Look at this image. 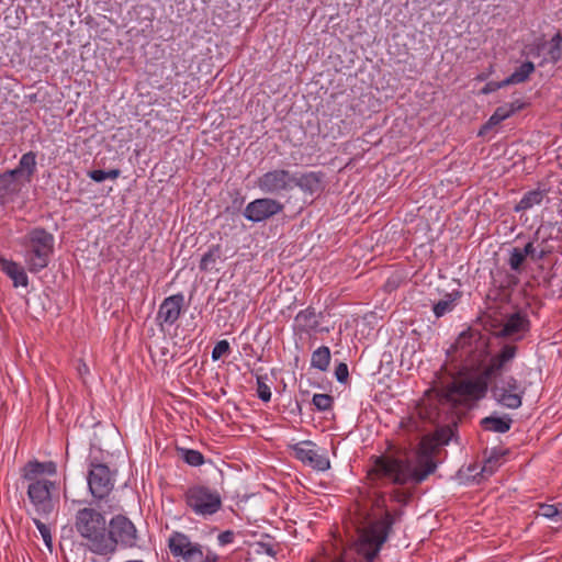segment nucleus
Returning <instances> with one entry per match:
<instances>
[{"mask_svg":"<svg viewBox=\"0 0 562 562\" xmlns=\"http://www.w3.org/2000/svg\"><path fill=\"white\" fill-rule=\"evenodd\" d=\"M177 450L180 458L191 467H200L205 462L204 456L198 450L187 448H178Z\"/></svg>","mask_w":562,"mask_h":562,"instance_id":"nucleus-34","label":"nucleus"},{"mask_svg":"<svg viewBox=\"0 0 562 562\" xmlns=\"http://www.w3.org/2000/svg\"><path fill=\"white\" fill-rule=\"evenodd\" d=\"M222 246L220 244L212 245L209 250L202 256L199 268L202 272L210 271L216 261L221 258Z\"/></svg>","mask_w":562,"mask_h":562,"instance_id":"nucleus-33","label":"nucleus"},{"mask_svg":"<svg viewBox=\"0 0 562 562\" xmlns=\"http://www.w3.org/2000/svg\"><path fill=\"white\" fill-rule=\"evenodd\" d=\"M330 358V349L327 346H321L312 352L311 367L325 372L329 368Z\"/></svg>","mask_w":562,"mask_h":562,"instance_id":"nucleus-30","label":"nucleus"},{"mask_svg":"<svg viewBox=\"0 0 562 562\" xmlns=\"http://www.w3.org/2000/svg\"><path fill=\"white\" fill-rule=\"evenodd\" d=\"M488 339H485L480 330L469 328L462 331L456 342L451 346L450 351H460V357L470 359L472 362L481 361L487 355Z\"/></svg>","mask_w":562,"mask_h":562,"instance_id":"nucleus-9","label":"nucleus"},{"mask_svg":"<svg viewBox=\"0 0 562 562\" xmlns=\"http://www.w3.org/2000/svg\"><path fill=\"white\" fill-rule=\"evenodd\" d=\"M544 45H546V43H544V42L537 44V45L535 46V52H533V49H531V53H532L533 55H536V56H539V55H540V52H541V49L544 47Z\"/></svg>","mask_w":562,"mask_h":562,"instance_id":"nucleus-56","label":"nucleus"},{"mask_svg":"<svg viewBox=\"0 0 562 562\" xmlns=\"http://www.w3.org/2000/svg\"><path fill=\"white\" fill-rule=\"evenodd\" d=\"M293 189L299 188L304 194H321L325 189L326 175L323 171L294 173Z\"/></svg>","mask_w":562,"mask_h":562,"instance_id":"nucleus-21","label":"nucleus"},{"mask_svg":"<svg viewBox=\"0 0 562 562\" xmlns=\"http://www.w3.org/2000/svg\"><path fill=\"white\" fill-rule=\"evenodd\" d=\"M115 472L104 463L91 461L87 475L88 487L91 495L98 499H104L114 487Z\"/></svg>","mask_w":562,"mask_h":562,"instance_id":"nucleus-12","label":"nucleus"},{"mask_svg":"<svg viewBox=\"0 0 562 562\" xmlns=\"http://www.w3.org/2000/svg\"><path fill=\"white\" fill-rule=\"evenodd\" d=\"M168 548L173 557H180L186 562H196L203 558L202 546L191 542L190 538L180 531L170 535Z\"/></svg>","mask_w":562,"mask_h":562,"instance_id":"nucleus-16","label":"nucleus"},{"mask_svg":"<svg viewBox=\"0 0 562 562\" xmlns=\"http://www.w3.org/2000/svg\"><path fill=\"white\" fill-rule=\"evenodd\" d=\"M513 424V419L508 415L495 416L491 415L481 419L480 425L485 431L504 434L507 432Z\"/></svg>","mask_w":562,"mask_h":562,"instance_id":"nucleus-27","label":"nucleus"},{"mask_svg":"<svg viewBox=\"0 0 562 562\" xmlns=\"http://www.w3.org/2000/svg\"><path fill=\"white\" fill-rule=\"evenodd\" d=\"M0 269L13 281L15 288L29 285L27 274L18 262L5 259L0 255Z\"/></svg>","mask_w":562,"mask_h":562,"instance_id":"nucleus-24","label":"nucleus"},{"mask_svg":"<svg viewBox=\"0 0 562 562\" xmlns=\"http://www.w3.org/2000/svg\"><path fill=\"white\" fill-rule=\"evenodd\" d=\"M536 248H537V251H540V246H539V244L536 246Z\"/></svg>","mask_w":562,"mask_h":562,"instance_id":"nucleus-59","label":"nucleus"},{"mask_svg":"<svg viewBox=\"0 0 562 562\" xmlns=\"http://www.w3.org/2000/svg\"><path fill=\"white\" fill-rule=\"evenodd\" d=\"M254 551L257 554H267L269 557L276 558V555L281 551L280 543L274 540V538L269 535H265L262 539L254 544Z\"/></svg>","mask_w":562,"mask_h":562,"instance_id":"nucleus-32","label":"nucleus"},{"mask_svg":"<svg viewBox=\"0 0 562 562\" xmlns=\"http://www.w3.org/2000/svg\"><path fill=\"white\" fill-rule=\"evenodd\" d=\"M316 445L311 440H304L290 446L292 456L316 471H327L330 468V461L325 453H318Z\"/></svg>","mask_w":562,"mask_h":562,"instance_id":"nucleus-14","label":"nucleus"},{"mask_svg":"<svg viewBox=\"0 0 562 562\" xmlns=\"http://www.w3.org/2000/svg\"><path fill=\"white\" fill-rule=\"evenodd\" d=\"M531 323L528 315L521 311L506 315L502 328L496 330V338L522 340L530 331Z\"/></svg>","mask_w":562,"mask_h":562,"instance_id":"nucleus-15","label":"nucleus"},{"mask_svg":"<svg viewBox=\"0 0 562 562\" xmlns=\"http://www.w3.org/2000/svg\"><path fill=\"white\" fill-rule=\"evenodd\" d=\"M295 175L288 169H272L262 173L256 181V186L268 194H281L293 190Z\"/></svg>","mask_w":562,"mask_h":562,"instance_id":"nucleus-13","label":"nucleus"},{"mask_svg":"<svg viewBox=\"0 0 562 562\" xmlns=\"http://www.w3.org/2000/svg\"><path fill=\"white\" fill-rule=\"evenodd\" d=\"M519 283V279L517 276L512 273H506L504 280L499 284V290H514Z\"/></svg>","mask_w":562,"mask_h":562,"instance_id":"nucleus-44","label":"nucleus"},{"mask_svg":"<svg viewBox=\"0 0 562 562\" xmlns=\"http://www.w3.org/2000/svg\"><path fill=\"white\" fill-rule=\"evenodd\" d=\"M88 177L95 182H103L105 179H108L106 171L101 169L89 171Z\"/></svg>","mask_w":562,"mask_h":562,"instance_id":"nucleus-48","label":"nucleus"},{"mask_svg":"<svg viewBox=\"0 0 562 562\" xmlns=\"http://www.w3.org/2000/svg\"><path fill=\"white\" fill-rule=\"evenodd\" d=\"M183 308L184 295L182 293H177L164 299L156 316V322L160 329H164L165 325H175L181 316Z\"/></svg>","mask_w":562,"mask_h":562,"instance_id":"nucleus-18","label":"nucleus"},{"mask_svg":"<svg viewBox=\"0 0 562 562\" xmlns=\"http://www.w3.org/2000/svg\"><path fill=\"white\" fill-rule=\"evenodd\" d=\"M373 507L376 509L384 510L387 509L385 494L379 493L375 498L373 499Z\"/></svg>","mask_w":562,"mask_h":562,"instance_id":"nucleus-49","label":"nucleus"},{"mask_svg":"<svg viewBox=\"0 0 562 562\" xmlns=\"http://www.w3.org/2000/svg\"><path fill=\"white\" fill-rule=\"evenodd\" d=\"M518 352V347L514 344H505L499 351L491 357L488 363L483 369L484 378L492 381L502 375L508 364L514 360Z\"/></svg>","mask_w":562,"mask_h":562,"instance_id":"nucleus-19","label":"nucleus"},{"mask_svg":"<svg viewBox=\"0 0 562 562\" xmlns=\"http://www.w3.org/2000/svg\"><path fill=\"white\" fill-rule=\"evenodd\" d=\"M460 297L461 293L459 291L447 293L442 300L432 305L435 316L440 318L447 313L451 312L456 307Z\"/></svg>","mask_w":562,"mask_h":562,"instance_id":"nucleus-28","label":"nucleus"},{"mask_svg":"<svg viewBox=\"0 0 562 562\" xmlns=\"http://www.w3.org/2000/svg\"><path fill=\"white\" fill-rule=\"evenodd\" d=\"M409 422L413 424V425H412V428H413V429H418V424H417V422H415V420H414V418H413V417H411V418H409Z\"/></svg>","mask_w":562,"mask_h":562,"instance_id":"nucleus-58","label":"nucleus"},{"mask_svg":"<svg viewBox=\"0 0 562 562\" xmlns=\"http://www.w3.org/2000/svg\"><path fill=\"white\" fill-rule=\"evenodd\" d=\"M504 456V452H501L496 449H493L490 457L484 461L482 467V475L491 476L495 473V471L501 465V459Z\"/></svg>","mask_w":562,"mask_h":562,"instance_id":"nucleus-35","label":"nucleus"},{"mask_svg":"<svg viewBox=\"0 0 562 562\" xmlns=\"http://www.w3.org/2000/svg\"><path fill=\"white\" fill-rule=\"evenodd\" d=\"M542 229H543V226H540V227L537 229V232L535 233V238H533V239H535L536 241H538V240H539L540 235H541V233H542Z\"/></svg>","mask_w":562,"mask_h":562,"instance_id":"nucleus-57","label":"nucleus"},{"mask_svg":"<svg viewBox=\"0 0 562 562\" xmlns=\"http://www.w3.org/2000/svg\"><path fill=\"white\" fill-rule=\"evenodd\" d=\"M418 418L436 426L431 436H425L416 450V464L414 465L408 457L407 449H394L391 453L373 456V467L368 471L371 481L389 480L390 483L398 486L406 484L419 485L437 470L435 457L440 446H446L456 436L457 426H450L448 422L439 419Z\"/></svg>","mask_w":562,"mask_h":562,"instance_id":"nucleus-1","label":"nucleus"},{"mask_svg":"<svg viewBox=\"0 0 562 562\" xmlns=\"http://www.w3.org/2000/svg\"><path fill=\"white\" fill-rule=\"evenodd\" d=\"M27 497L36 514L47 519L59 503V484L55 481H35L27 486Z\"/></svg>","mask_w":562,"mask_h":562,"instance_id":"nucleus-8","label":"nucleus"},{"mask_svg":"<svg viewBox=\"0 0 562 562\" xmlns=\"http://www.w3.org/2000/svg\"><path fill=\"white\" fill-rule=\"evenodd\" d=\"M544 45H546V43H544V42L537 44V45L535 46V52H533V49H531V53H532L533 55H536V56H539V55H540V52H541V49L544 47Z\"/></svg>","mask_w":562,"mask_h":562,"instance_id":"nucleus-55","label":"nucleus"},{"mask_svg":"<svg viewBox=\"0 0 562 562\" xmlns=\"http://www.w3.org/2000/svg\"><path fill=\"white\" fill-rule=\"evenodd\" d=\"M390 495L392 501L406 506L413 497V492L408 490L395 488L391 492Z\"/></svg>","mask_w":562,"mask_h":562,"instance_id":"nucleus-41","label":"nucleus"},{"mask_svg":"<svg viewBox=\"0 0 562 562\" xmlns=\"http://www.w3.org/2000/svg\"><path fill=\"white\" fill-rule=\"evenodd\" d=\"M140 537L134 522L125 515H114L109 520L108 533L102 555H110L117 549L137 548Z\"/></svg>","mask_w":562,"mask_h":562,"instance_id":"nucleus-6","label":"nucleus"},{"mask_svg":"<svg viewBox=\"0 0 562 562\" xmlns=\"http://www.w3.org/2000/svg\"><path fill=\"white\" fill-rule=\"evenodd\" d=\"M54 235L43 227L30 229L23 237L24 261L31 273H38L45 269L54 252Z\"/></svg>","mask_w":562,"mask_h":562,"instance_id":"nucleus-5","label":"nucleus"},{"mask_svg":"<svg viewBox=\"0 0 562 562\" xmlns=\"http://www.w3.org/2000/svg\"><path fill=\"white\" fill-rule=\"evenodd\" d=\"M335 398L329 394H314L312 403L319 412H326L333 408Z\"/></svg>","mask_w":562,"mask_h":562,"instance_id":"nucleus-38","label":"nucleus"},{"mask_svg":"<svg viewBox=\"0 0 562 562\" xmlns=\"http://www.w3.org/2000/svg\"><path fill=\"white\" fill-rule=\"evenodd\" d=\"M323 313H316L313 306H307L300 311L294 317L293 330L295 334H306L308 336L317 333H329L328 327H319Z\"/></svg>","mask_w":562,"mask_h":562,"instance_id":"nucleus-20","label":"nucleus"},{"mask_svg":"<svg viewBox=\"0 0 562 562\" xmlns=\"http://www.w3.org/2000/svg\"><path fill=\"white\" fill-rule=\"evenodd\" d=\"M549 61L557 64L562 59V33H555L549 42Z\"/></svg>","mask_w":562,"mask_h":562,"instance_id":"nucleus-36","label":"nucleus"},{"mask_svg":"<svg viewBox=\"0 0 562 562\" xmlns=\"http://www.w3.org/2000/svg\"><path fill=\"white\" fill-rule=\"evenodd\" d=\"M56 475L57 464L54 461L41 462L36 459L27 461L22 468V479L30 483L35 481H48L47 479H41L42 475Z\"/></svg>","mask_w":562,"mask_h":562,"instance_id":"nucleus-22","label":"nucleus"},{"mask_svg":"<svg viewBox=\"0 0 562 562\" xmlns=\"http://www.w3.org/2000/svg\"><path fill=\"white\" fill-rule=\"evenodd\" d=\"M492 69H493V66L490 67V70L487 72H481L480 75H477L475 79L479 81H485L488 78V76L491 75Z\"/></svg>","mask_w":562,"mask_h":562,"instance_id":"nucleus-54","label":"nucleus"},{"mask_svg":"<svg viewBox=\"0 0 562 562\" xmlns=\"http://www.w3.org/2000/svg\"><path fill=\"white\" fill-rule=\"evenodd\" d=\"M108 526L105 515L91 506L78 509L75 515L74 527L81 544L94 554H103Z\"/></svg>","mask_w":562,"mask_h":562,"instance_id":"nucleus-4","label":"nucleus"},{"mask_svg":"<svg viewBox=\"0 0 562 562\" xmlns=\"http://www.w3.org/2000/svg\"><path fill=\"white\" fill-rule=\"evenodd\" d=\"M548 190L539 186L537 189L527 191L521 200L514 206V212L520 213L530 210L536 205H540L547 198Z\"/></svg>","mask_w":562,"mask_h":562,"instance_id":"nucleus-26","label":"nucleus"},{"mask_svg":"<svg viewBox=\"0 0 562 562\" xmlns=\"http://www.w3.org/2000/svg\"><path fill=\"white\" fill-rule=\"evenodd\" d=\"M25 182L14 171L5 170L0 173V198H13L18 195Z\"/></svg>","mask_w":562,"mask_h":562,"instance_id":"nucleus-23","label":"nucleus"},{"mask_svg":"<svg viewBox=\"0 0 562 562\" xmlns=\"http://www.w3.org/2000/svg\"><path fill=\"white\" fill-rule=\"evenodd\" d=\"M539 515L552 519L557 516H561L562 510H560L557 505L541 504L539 507Z\"/></svg>","mask_w":562,"mask_h":562,"instance_id":"nucleus-43","label":"nucleus"},{"mask_svg":"<svg viewBox=\"0 0 562 562\" xmlns=\"http://www.w3.org/2000/svg\"><path fill=\"white\" fill-rule=\"evenodd\" d=\"M549 237H543L539 241L540 251H537L533 241H529L525 245V247H514L509 251L508 266L510 270L516 273H521L525 270V263L528 258L531 261L538 262L547 257H549L553 252V248L548 244Z\"/></svg>","mask_w":562,"mask_h":562,"instance_id":"nucleus-10","label":"nucleus"},{"mask_svg":"<svg viewBox=\"0 0 562 562\" xmlns=\"http://www.w3.org/2000/svg\"><path fill=\"white\" fill-rule=\"evenodd\" d=\"M33 522L38 529L46 547L52 551L53 548V537L50 533V529L46 526L40 518H33Z\"/></svg>","mask_w":562,"mask_h":562,"instance_id":"nucleus-40","label":"nucleus"},{"mask_svg":"<svg viewBox=\"0 0 562 562\" xmlns=\"http://www.w3.org/2000/svg\"><path fill=\"white\" fill-rule=\"evenodd\" d=\"M36 153L27 151L20 158L16 168L11 169L25 183H30L36 172Z\"/></svg>","mask_w":562,"mask_h":562,"instance_id":"nucleus-25","label":"nucleus"},{"mask_svg":"<svg viewBox=\"0 0 562 562\" xmlns=\"http://www.w3.org/2000/svg\"><path fill=\"white\" fill-rule=\"evenodd\" d=\"M121 175V170L120 169H110L106 171V176H108V179H116L119 178Z\"/></svg>","mask_w":562,"mask_h":562,"instance_id":"nucleus-53","label":"nucleus"},{"mask_svg":"<svg viewBox=\"0 0 562 562\" xmlns=\"http://www.w3.org/2000/svg\"><path fill=\"white\" fill-rule=\"evenodd\" d=\"M403 509L389 510L360 529L359 537L352 548L344 549L339 555H323L311 562H376L380 551L393 531V525L402 519Z\"/></svg>","mask_w":562,"mask_h":562,"instance_id":"nucleus-3","label":"nucleus"},{"mask_svg":"<svg viewBox=\"0 0 562 562\" xmlns=\"http://www.w3.org/2000/svg\"><path fill=\"white\" fill-rule=\"evenodd\" d=\"M183 498L188 508L198 516L209 517L222 508L220 492L203 484L189 486Z\"/></svg>","mask_w":562,"mask_h":562,"instance_id":"nucleus-7","label":"nucleus"},{"mask_svg":"<svg viewBox=\"0 0 562 562\" xmlns=\"http://www.w3.org/2000/svg\"><path fill=\"white\" fill-rule=\"evenodd\" d=\"M526 105H527V104H526L525 102H521V101H519V100H516V101H514V102H512V103H506V104H504V106H505V108H507V110H508V109H509V110H513V114H515L516 112H518V111H520V110L525 109V106H526Z\"/></svg>","mask_w":562,"mask_h":562,"instance_id":"nucleus-51","label":"nucleus"},{"mask_svg":"<svg viewBox=\"0 0 562 562\" xmlns=\"http://www.w3.org/2000/svg\"><path fill=\"white\" fill-rule=\"evenodd\" d=\"M335 376L338 382L340 383H347L349 380V370L348 366L345 362H340L335 368Z\"/></svg>","mask_w":562,"mask_h":562,"instance_id":"nucleus-45","label":"nucleus"},{"mask_svg":"<svg viewBox=\"0 0 562 562\" xmlns=\"http://www.w3.org/2000/svg\"><path fill=\"white\" fill-rule=\"evenodd\" d=\"M491 391L498 404L516 409L522 404L526 387L514 375H506L501 378Z\"/></svg>","mask_w":562,"mask_h":562,"instance_id":"nucleus-11","label":"nucleus"},{"mask_svg":"<svg viewBox=\"0 0 562 562\" xmlns=\"http://www.w3.org/2000/svg\"><path fill=\"white\" fill-rule=\"evenodd\" d=\"M217 539H218L220 544L226 546L234 541L235 533L232 530H226V531L221 532L218 535Z\"/></svg>","mask_w":562,"mask_h":562,"instance_id":"nucleus-47","label":"nucleus"},{"mask_svg":"<svg viewBox=\"0 0 562 562\" xmlns=\"http://www.w3.org/2000/svg\"><path fill=\"white\" fill-rule=\"evenodd\" d=\"M232 201L225 207V213L236 215L240 213L245 203V196L241 194L240 190L235 189L229 193Z\"/></svg>","mask_w":562,"mask_h":562,"instance_id":"nucleus-37","label":"nucleus"},{"mask_svg":"<svg viewBox=\"0 0 562 562\" xmlns=\"http://www.w3.org/2000/svg\"><path fill=\"white\" fill-rule=\"evenodd\" d=\"M283 209L284 205L276 199L260 198L248 203L243 214L248 221L257 223L279 214Z\"/></svg>","mask_w":562,"mask_h":562,"instance_id":"nucleus-17","label":"nucleus"},{"mask_svg":"<svg viewBox=\"0 0 562 562\" xmlns=\"http://www.w3.org/2000/svg\"><path fill=\"white\" fill-rule=\"evenodd\" d=\"M503 324H504V318L501 319V318L493 317L488 321V325L492 329L494 337H496V330L501 329Z\"/></svg>","mask_w":562,"mask_h":562,"instance_id":"nucleus-50","label":"nucleus"},{"mask_svg":"<svg viewBox=\"0 0 562 562\" xmlns=\"http://www.w3.org/2000/svg\"><path fill=\"white\" fill-rule=\"evenodd\" d=\"M488 382L481 372L475 379H453L446 385L428 390L417 404L416 414L420 418L439 419L458 427L462 416L461 408L472 401L485 397Z\"/></svg>","mask_w":562,"mask_h":562,"instance_id":"nucleus-2","label":"nucleus"},{"mask_svg":"<svg viewBox=\"0 0 562 562\" xmlns=\"http://www.w3.org/2000/svg\"><path fill=\"white\" fill-rule=\"evenodd\" d=\"M231 352V346L227 340H220L216 342L212 350V359L214 361L221 359L223 356L228 355Z\"/></svg>","mask_w":562,"mask_h":562,"instance_id":"nucleus-42","label":"nucleus"},{"mask_svg":"<svg viewBox=\"0 0 562 562\" xmlns=\"http://www.w3.org/2000/svg\"><path fill=\"white\" fill-rule=\"evenodd\" d=\"M513 115V110H507L504 105H501L496 108L494 113L490 116L487 122L482 125V127L479 131V135H485L487 131L492 130L494 126L498 125L506 119L510 117Z\"/></svg>","mask_w":562,"mask_h":562,"instance_id":"nucleus-31","label":"nucleus"},{"mask_svg":"<svg viewBox=\"0 0 562 562\" xmlns=\"http://www.w3.org/2000/svg\"><path fill=\"white\" fill-rule=\"evenodd\" d=\"M267 375L257 376V395L262 402H269L271 400L270 386L265 382Z\"/></svg>","mask_w":562,"mask_h":562,"instance_id":"nucleus-39","label":"nucleus"},{"mask_svg":"<svg viewBox=\"0 0 562 562\" xmlns=\"http://www.w3.org/2000/svg\"><path fill=\"white\" fill-rule=\"evenodd\" d=\"M507 83H504V80L502 81H488L482 89V94H490L492 92L497 91L501 88L507 87Z\"/></svg>","mask_w":562,"mask_h":562,"instance_id":"nucleus-46","label":"nucleus"},{"mask_svg":"<svg viewBox=\"0 0 562 562\" xmlns=\"http://www.w3.org/2000/svg\"><path fill=\"white\" fill-rule=\"evenodd\" d=\"M535 70L536 67L532 61H524L510 76L504 79V83L509 86L526 82Z\"/></svg>","mask_w":562,"mask_h":562,"instance_id":"nucleus-29","label":"nucleus"},{"mask_svg":"<svg viewBox=\"0 0 562 562\" xmlns=\"http://www.w3.org/2000/svg\"><path fill=\"white\" fill-rule=\"evenodd\" d=\"M218 557L213 552H207L206 555L203 554V558L201 559V562H217Z\"/></svg>","mask_w":562,"mask_h":562,"instance_id":"nucleus-52","label":"nucleus"}]
</instances>
